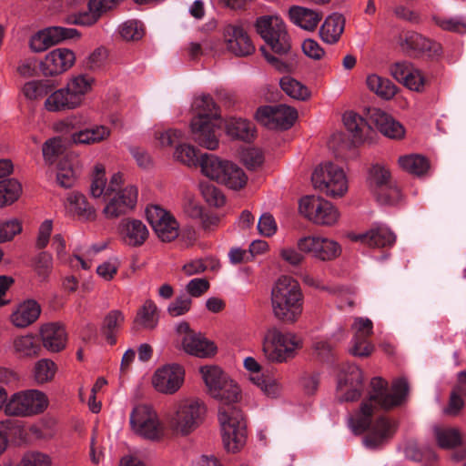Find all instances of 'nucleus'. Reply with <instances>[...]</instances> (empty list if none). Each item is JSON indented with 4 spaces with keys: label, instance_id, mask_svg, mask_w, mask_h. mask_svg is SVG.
I'll list each match as a JSON object with an SVG mask.
<instances>
[{
    "label": "nucleus",
    "instance_id": "obj_1",
    "mask_svg": "<svg viewBox=\"0 0 466 466\" xmlns=\"http://www.w3.org/2000/svg\"><path fill=\"white\" fill-rule=\"evenodd\" d=\"M408 391V381L403 378L394 380L390 388L380 377L370 380L368 400L361 403L359 411L350 420L355 433L368 431L363 439L367 448L378 449L383 446L392 438L398 427L394 420L384 416L371 422L375 408L392 410L404 401Z\"/></svg>",
    "mask_w": 466,
    "mask_h": 466
},
{
    "label": "nucleus",
    "instance_id": "obj_2",
    "mask_svg": "<svg viewBox=\"0 0 466 466\" xmlns=\"http://www.w3.org/2000/svg\"><path fill=\"white\" fill-rule=\"evenodd\" d=\"M218 396H211L218 401V421L221 427L225 448L237 452L246 443V421L237 403L240 400V390L231 379L218 389Z\"/></svg>",
    "mask_w": 466,
    "mask_h": 466
},
{
    "label": "nucleus",
    "instance_id": "obj_3",
    "mask_svg": "<svg viewBox=\"0 0 466 466\" xmlns=\"http://www.w3.org/2000/svg\"><path fill=\"white\" fill-rule=\"evenodd\" d=\"M270 300L272 313L278 320L291 325L300 319L304 295L299 283L293 278L279 277L272 287Z\"/></svg>",
    "mask_w": 466,
    "mask_h": 466
},
{
    "label": "nucleus",
    "instance_id": "obj_4",
    "mask_svg": "<svg viewBox=\"0 0 466 466\" xmlns=\"http://www.w3.org/2000/svg\"><path fill=\"white\" fill-rule=\"evenodd\" d=\"M193 108L197 116L191 120L193 139L201 147L215 150L218 147V139L215 134L219 117L217 105L209 95L196 97Z\"/></svg>",
    "mask_w": 466,
    "mask_h": 466
},
{
    "label": "nucleus",
    "instance_id": "obj_5",
    "mask_svg": "<svg viewBox=\"0 0 466 466\" xmlns=\"http://www.w3.org/2000/svg\"><path fill=\"white\" fill-rule=\"evenodd\" d=\"M94 82V78L87 75L72 77L65 87L55 90L46 97L44 103L46 110L62 112L81 106Z\"/></svg>",
    "mask_w": 466,
    "mask_h": 466
},
{
    "label": "nucleus",
    "instance_id": "obj_6",
    "mask_svg": "<svg viewBox=\"0 0 466 466\" xmlns=\"http://www.w3.org/2000/svg\"><path fill=\"white\" fill-rule=\"evenodd\" d=\"M302 346L303 340L296 333L272 327L265 332L262 351L269 362L284 363L294 359Z\"/></svg>",
    "mask_w": 466,
    "mask_h": 466
},
{
    "label": "nucleus",
    "instance_id": "obj_7",
    "mask_svg": "<svg viewBox=\"0 0 466 466\" xmlns=\"http://www.w3.org/2000/svg\"><path fill=\"white\" fill-rule=\"evenodd\" d=\"M205 414L206 406L202 401L184 400L167 413V425L174 434L187 436L202 423Z\"/></svg>",
    "mask_w": 466,
    "mask_h": 466
},
{
    "label": "nucleus",
    "instance_id": "obj_8",
    "mask_svg": "<svg viewBox=\"0 0 466 466\" xmlns=\"http://www.w3.org/2000/svg\"><path fill=\"white\" fill-rule=\"evenodd\" d=\"M256 30L270 49L278 55L287 54L290 39L282 19L275 15L260 16L256 21Z\"/></svg>",
    "mask_w": 466,
    "mask_h": 466
},
{
    "label": "nucleus",
    "instance_id": "obj_9",
    "mask_svg": "<svg viewBox=\"0 0 466 466\" xmlns=\"http://www.w3.org/2000/svg\"><path fill=\"white\" fill-rule=\"evenodd\" d=\"M315 188L327 196L342 197L348 190V181L343 169L331 162L320 164L311 176Z\"/></svg>",
    "mask_w": 466,
    "mask_h": 466
},
{
    "label": "nucleus",
    "instance_id": "obj_10",
    "mask_svg": "<svg viewBox=\"0 0 466 466\" xmlns=\"http://www.w3.org/2000/svg\"><path fill=\"white\" fill-rule=\"evenodd\" d=\"M48 405L45 393L27 390L12 394L5 405V413L13 417H29L42 413Z\"/></svg>",
    "mask_w": 466,
    "mask_h": 466
},
{
    "label": "nucleus",
    "instance_id": "obj_11",
    "mask_svg": "<svg viewBox=\"0 0 466 466\" xmlns=\"http://www.w3.org/2000/svg\"><path fill=\"white\" fill-rule=\"evenodd\" d=\"M130 424L136 434L147 440L158 441L164 435V427L150 405L136 406L130 414Z\"/></svg>",
    "mask_w": 466,
    "mask_h": 466
},
{
    "label": "nucleus",
    "instance_id": "obj_12",
    "mask_svg": "<svg viewBox=\"0 0 466 466\" xmlns=\"http://www.w3.org/2000/svg\"><path fill=\"white\" fill-rule=\"evenodd\" d=\"M299 209L300 214L318 225L332 226L339 218V212L332 203L314 196L302 198Z\"/></svg>",
    "mask_w": 466,
    "mask_h": 466
},
{
    "label": "nucleus",
    "instance_id": "obj_13",
    "mask_svg": "<svg viewBox=\"0 0 466 466\" xmlns=\"http://www.w3.org/2000/svg\"><path fill=\"white\" fill-rule=\"evenodd\" d=\"M398 42L401 51L410 57L427 56L431 59H437L442 55V47L440 43L426 38L414 31L400 34Z\"/></svg>",
    "mask_w": 466,
    "mask_h": 466
},
{
    "label": "nucleus",
    "instance_id": "obj_14",
    "mask_svg": "<svg viewBox=\"0 0 466 466\" xmlns=\"http://www.w3.org/2000/svg\"><path fill=\"white\" fill-rule=\"evenodd\" d=\"M255 116L261 125L269 129L287 130L294 125L298 111L284 104L263 106L258 108Z\"/></svg>",
    "mask_w": 466,
    "mask_h": 466
},
{
    "label": "nucleus",
    "instance_id": "obj_15",
    "mask_svg": "<svg viewBox=\"0 0 466 466\" xmlns=\"http://www.w3.org/2000/svg\"><path fill=\"white\" fill-rule=\"evenodd\" d=\"M363 390V374L361 370L349 364L340 371L338 378L337 394L340 401L357 400Z\"/></svg>",
    "mask_w": 466,
    "mask_h": 466
},
{
    "label": "nucleus",
    "instance_id": "obj_16",
    "mask_svg": "<svg viewBox=\"0 0 466 466\" xmlns=\"http://www.w3.org/2000/svg\"><path fill=\"white\" fill-rule=\"evenodd\" d=\"M146 213L155 233L163 242H170L177 238L178 223L169 212L158 206H150Z\"/></svg>",
    "mask_w": 466,
    "mask_h": 466
},
{
    "label": "nucleus",
    "instance_id": "obj_17",
    "mask_svg": "<svg viewBox=\"0 0 466 466\" xmlns=\"http://www.w3.org/2000/svg\"><path fill=\"white\" fill-rule=\"evenodd\" d=\"M76 36H79V34L75 28L50 26L33 35L29 40V46L33 52L41 53L62 41Z\"/></svg>",
    "mask_w": 466,
    "mask_h": 466
},
{
    "label": "nucleus",
    "instance_id": "obj_18",
    "mask_svg": "<svg viewBox=\"0 0 466 466\" xmlns=\"http://www.w3.org/2000/svg\"><path fill=\"white\" fill-rule=\"evenodd\" d=\"M106 201L103 212L107 218H115L125 215L132 210L137 204V188L131 185L127 186L113 193Z\"/></svg>",
    "mask_w": 466,
    "mask_h": 466
},
{
    "label": "nucleus",
    "instance_id": "obj_19",
    "mask_svg": "<svg viewBox=\"0 0 466 466\" xmlns=\"http://www.w3.org/2000/svg\"><path fill=\"white\" fill-rule=\"evenodd\" d=\"M183 381L184 370L177 364L165 365L157 369L152 377V384L156 390L164 394L177 392Z\"/></svg>",
    "mask_w": 466,
    "mask_h": 466
},
{
    "label": "nucleus",
    "instance_id": "obj_20",
    "mask_svg": "<svg viewBox=\"0 0 466 466\" xmlns=\"http://www.w3.org/2000/svg\"><path fill=\"white\" fill-rule=\"evenodd\" d=\"M76 62L75 53L68 48L59 47L47 53L40 63V69L46 76H55L69 70Z\"/></svg>",
    "mask_w": 466,
    "mask_h": 466
},
{
    "label": "nucleus",
    "instance_id": "obj_21",
    "mask_svg": "<svg viewBox=\"0 0 466 466\" xmlns=\"http://www.w3.org/2000/svg\"><path fill=\"white\" fill-rule=\"evenodd\" d=\"M223 35L228 50L235 56H247L254 53L255 46L241 25H227Z\"/></svg>",
    "mask_w": 466,
    "mask_h": 466
},
{
    "label": "nucleus",
    "instance_id": "obj_22",
    "mask_svg": "<svg viewBox=\"0 0 466 466\" xmlns=\"http://www.w3.org/2000/svg\"><path fill=\"white\" fill-rule=\"evenodd\" d=\"M181 344L186 353L198 358H211L218 351L214 341L208 339L201 333L188 332L182 338Z\"/></svg>",
    "mask_w": 466,
    "mask_h": 466
},
{
    "label": "nucleus",
    "instance_id": "obj_23",
    "mask_svg": "<svg viewBox=\"0 0 466 466\" xmlns=\"http://www.w3.org/2000/svg\"><path fill=\"white\" fill-rule=\"evenodd\" d=\"M370 183L380 188L378 200L382 204H394L400 198V190L397 187L388 188L390 178V171L382 166L374 165L370 171Z\"/></svg>",
    "mask_w": 466,
    "mask_h": 466
},
{
    "label": "nucleus",
    "instance_id": "obj_24",
    "mask_svg": "<svg viewBox=\"0 0 466 466\" xmlns=\"http://www.w3.org/2000/svg\"><path fill=\"white\" fill-rule=\"evenodd\" d=\"M349 238L371 248L392 246L396 241L395 234L386 227L373 228L364 234H350Z\"/></svg>",
    "mask_w": 466,
    "mask_h": 466
},
{
    "label": "nucleus",
    "instance_id": "obj_25",
    "mask_svg": "<svg viewBox=\"0 0 466 466\" xmlns=\"http://www.w3.org/2000/svg\"><path fill=\"white\" fill-rule=\"evenodd\" d=\"M87 5L88 12L79 13L69 18L68 22L80 25H92L103 14L115 8L117 4L115 0H88Z\"/></svg>",
    "mask_w": 466,
    "mask_h": 466
},
{
    "label": "nucleus",
    "instance_id": "obj_26",
    "mask_svg": "<svg viewBox=\"0 0 466 466\" xmlns=\"http://www.w3.org/2000/svg\"><path fill=\"white\" fill-rule=\"evenodd\" d=\"M40 314V305L35 300L28 299L15 307L9 320L15 328L25 329L35 322Z\"/></svg>",
    "mask_w": 466,
    "mask_h": 466
},
{
    "label": "nucleus",
    "instance_id": "obj_27",
    "mask_svg": "<svg viewBox=\"0 0 466 466\" xmlns=\"http://www.w3.org/2000/svg\"><path fill=\"white\" fill-rule=\"evenodd\" d=\"M118 229L122 240L131 247L141 246L148 237L147 226L138 219H123Z\"/></svg>",
    "mask_w": 466,
    "mask_h": 466
},
{
    "label": "nucleus",
    "instance_id": "obj_28",
    "mask_svg": "<svg viewBox=\"0 0 466 466\" xmlns=\"http://www.w3.org/2000/svg\"><path fill=\"white\" fill-rule=\"evenodd\" d=\"M371 124L385 137L391 139H400L404 137L403 126L392 116L380 109H373L370 116Z\"/></svg>",
    "mask_w": 466,
    "mask_h": 466
},
{
    "label": "nucleus",
    "instance_id": "obj_29",
    "mask_svg": "<svg viewBox=\"0 0 466 466\" xmlns=\"http://www.w3.org/2000/svg\"><path fill=\"white\" fill-rule=\"evenodd\" d=\"M81 166L76 157L66 155L57 164L56 181L65 188L72 187L80 174Z\"/></svg>",
    "mask_w": 466,
    "mask_h": 466
},
{
    "label": "nucleus",
    "instance_id": "obj_30",
    "mask_svg": "<svg viewBox=\"0 0 466 466\" xmlns=\"http://www.w3.org/2000/svg\"><path fill=\"white\" fill-rule=\"evenodd\" d=\"M40 335L43 346L51 352H59L65 347L67 339L65 328L58 323H47L41 327Z\"/></svg>",
    "mask_w": 466,
    "mask_h": 466
},
{
    "label": "nucleus",
    "instance_id": "obj_31",
    "mask_svg": "<svg viewBox=\"0 0 466 466\" xmlns=\"http://www.w3.org/2000/svg\"><path fill=\"white\" fill-rule=\"evenodd\" d=\"M343 123L355 144L365 142L372 133L370 125L359 114L348 111L343 115Z\"/></svg>",
    "mask_w": 466,
    "mask_h": 466
},
{
    "label": "nucleus",
    "instance_id": "obj_32",
    "mask_svg": "<svg viewBox=\"0 0 466 466\" xmlns=\"http://www.w3.org/2000/svg\"><path fill=\"white\" fill-rule=\"evenodd\" d=\"M290 20L304 30L314 31L323 17L321 12L294 5L289 11Z\"/></svg>",
    "mask_w": 466,
    "mask_h": 466
},
{
    "label": "nucleus",
    "instance_id": "obj_33",
    "mask_svg": "<svg viewBox=\"0 0 466 466\" xmlns=\"http://www.w3.org/2000/svg\"><path fill=\"white\" fill-rule=\"evenodd\" d=\"M345 27V18L342 15L334 13L329 15L319 29L321 39L327 44H335L340 38Z\"/></svg>",
    "mask_w": 466,
    "mask_h": 466
},
{
    "label": "nucleus",
    "instance_id": "obj_34",
    "mask_svg": "<svg viewBox=\"0 0 466 466\" xmlns=\"http://www.w3.org/2000/svg\"><path fill=\"white\" fill-rule=\"evenodd\" d=\"M200 373L210 396H218V389L230 379L219 367L214 365L201 367Z\"/></svg>",
    "mask_w": 466,
    "mask_h": 466
},
{
    "label": "nucleus",
    "instance_id": "obj_35",
    "mask_svg": "<svg viewBox=\"0 0 466 466\" xmlns=\"http://www.w3.org/2000/svg\"><path fill=\"white\" fill-rule=\"evenodd\" d=\"M226 132L232 138L249 142L255 136V127L246 119L231 118L226 124Z\"/></svg>",
    "mask_w": 466,
    "mask_h": 466
},
{
    "label": "nucleus",
    "instance_id": "obj_36",
    "mask_svg": "<svg viewBox=\"0 0 466 466\" xmlns=\"http://www.w3.org/2000/svg\"><path fill=\"white\" fill-rule=\"evenodd\" d=\"M69 209L82 220H94L96 210L89 205L86 197L80 193L74 192L68 198Z\"/></svg>",
    "mask_w": 466,
    "mask_h": 466
},
{
    "label": "nucleus",
    "instance_id": "obj_37",
    "mask_svg": "<svg viewBox=\"0 0 466 466\" xmlns=\"http://www.w3.org/2000/svg\"><path fill=\"white\" fill-rule=\"evenodd\" d=\"M366 83L370 91L386 100L392 98L397 92L396 86L390 79L375 74L370 75Z\"/></svg>",
    "mask_w": 466,
    "mask_h": 466
},
{
    "label": "nucleus",
    "instance_id": "obj_38",
    "mask_svg": "<svg viewBox=\"0 0 466 466\" xmlns=\"http://www.w3.org/2000/svg\"><path fill=\"white\" fill-rule=\"evenodd\" d=\"M110 136V130L105 126H96L72 135V140L76 144H95L106 139Z\"/></svg>",
    "mask_w": 466,
    "mask_h": 466
},
{
    "label": "nucleus",
    "instance_id": "obj_39",
    "mask_svg": "<svg viewBox=\"0 0 466 466\" xmlns=\"http://www.w3.org/2000/svg\"><path fill=\"white\" fill-rule=\"evenodd\" d=\"M54 85L49 80H31L22 87V93L28 100H39L54 92Z\"/></svg>",
    "mask_w": 466,
    "mask_h": 466
},
{
    "label": "nucleus",
    "instance_id": "obj_40",
    "mask_svg": "<svg viewBox=\"0 0 466 466\" xmlns=\"http://www.w3.org/2000/svg\"><path fill=\"white\" fill-rule=\"evenodd\" d=\"M157 306L152 300L148 299L138 309L134 324L135 327L152 329L157 326Z\"/></svg>",
    "mask_w": 466,
    "mask_h": 466
},
{
    "label": "nucleus",
    "instance_id": "obj_41",
    "mask_svg": "<svg viewBox=\"0 0 466 466\" xmlns=\"http://www.w3.org/2000/svg\"><path fill=\"white\" fill-rule=\"evenodd\" d=\"M398 163L403 170L418 177L424 175L430 168L428 159L420 155L400 157Z\"/></svg>",
    "mask_w": 466,
    "mask_h": 466
},
{
    "label": "nucleus",
    "instance_id": "obj_42",
    "mask_svg": "<svg viewBox=\"0 0 466 466\" xmlns=\"http://www.w3.org/2000/svg\"><path fill=\"white\" fill-rule=\"evenodd\" d=\"M125 321V316L122 311L114 309L109 311L104 319L102 331L106 341L113 345L116 343L115 334Z\"/></svg>",
    "mask_w": 466,
    "mask_h": 466
},
{
    "label": "nucleus",
    "instance_id": "obj_43",
    "mask_svg": "<svg viewBox=\"0 0 466 466\" xmlns=\"http://www.w3.org/2000/svg\"><path fill=\"white\" fill-rule=\"evenodd\" d=\"M13 347L20 357L33 358L39 354L40 345L31 334L17 336L13 340Z\"/></svg>",
    "mask_w": 466,
    "mask_h": 466
},
{
    "label": "nucleus",
    "instance_id": "obj_44",
    "mask_svg": "<svg viewBox=\"0 0 466 466\" xmlns=\"http://www.w3.org/2000/svg\"><path fill=\"white\" fill-rule=\"evenodd\" d=\"M434 435L438 445L442 449H452L461 443V435L456 429L436 427Z\"/></svg>",
    "mask_w": 466,
    "mask_h": 466
},
{
    "label": "nucleus",
    "instance_id": "obj_45",
    "mask_svg": "<svg viewBox=\"0 0 466 466\" xmlns=\"http://www.w3.org/2000/svg\"><path fill=\"white\" fill-rule=\"evenodd\" d=\"M66 147L59 137L47 139L42 146L43 157L46 164L53 165L65 153Z\"/></svg>",
    "mask_w": 466,
    "mask_h": 466
},
{
    "label": "nucleus",
    "instance_id": "obj_46",
    "mask_svg": "<svg viewBox=\"0 0 466 466\" xmlns=\"http://www.w3.org/2000/svg\"><path fill=\"white\" fill-rule=\"evenodd\" d=\"M281 89L290 97L297 100H307L310 96L308 87L290 76L280 79Z\"/></svg>",
    "mask_w": 466,
    "mask_h": 466
},
{
    "label": "nucleus",
    "instance_id": "obj_47",
    "mask_svg": "<svg viewBox=\"0 0 466 466\" xmlns=\"http://www.w3.org/2000/svg\"><path fill=\"white\" fill-rule=\"evenodd\" d=\"M225 160L212 154H205L201 157L199 164L202 173L212 180L222 177L220 173Z\"/></svg>",
    "mask_w": 466,
    "mask_h": 466
},
{
    "label": "nucleus",
    "instance_id": "obj_48",
    "mask_svg": "<svg viewBox=\"0 0 466 466\" xmlns=\"http://www.w3.org/2000/svg\"><path fill=\"white\" fill-rule=\"evenodd\" d=\"M105 167L102 165H96L95 167V173L93 175L90 192L92 197L100 198L104 197L106 201L111 194H106V179Z\"/></svg>",
    "mask_w": 466,
    "mask_h": 466
},
{
    "label": "nucleus",
    "instance_id": "obj_49",
    "mask_svg": "<svg viewBox=\"0 0 466 466\" xmlns=\"http://www.w3.org/2000/svg\"><path fill=\"white\" fill-rule=\"evenodd\" d=\"M432 19L435 25L442 30L459 34L466 33V19L462 17L435 15Z\"/></svg>",
    "mask_w": 466,
    "mask_h": 466
},
{
    "label": "nucleus",
    "instance_id": "obj_50",
    "mask_svg": "<svg viewBox=\"0 0 466 466\" xmlns=\"http://www.w3.org/2000/svg\"><path fill=\"white\" fill-rule=\"evenodd\" d=\"M56 372V365L48 359L38 360L34 369V376L38 383H45L51 380Z\"/></svg>",
    "mask_w": 466,
    "mask_h": 466
},
{
    "label": "nucleus",
    "instance_id": "obj_51",
    "mask_svg": "<svg viewBox=\"0 0 466 466\" xmlns=\"http://www.w3.org/2000/svg\"><path fill=\"white\" fill-rule=\"evenodd\" d=\"M319 242L315 256L317 258L320 260H333L340 255L341 248L338 242L328 238H320Z\"/></svg>",
    "mask_w": 466,
    "mask_h": 466
},
{
    "label": "nucleus",
    "instance_id": "obj_52",
    "mask_svg": "<svg viewBox=\"0 0 466 466\" xmlns=\"http://www.w3.org/2000/svg\"><path fill=\"white\" fill-rule=\"evenodd\" d=\"M199 189L204 199L209 206L219 208L225 204L224 195L213 184L202 182L199 184Z\"/></svg>",
    "mask_w": 466,
    "mask_h": 466
},
{
    "label": "nucleus",
    "instance_id": "obj_53",
    "mask_svg": "<svg viewBox=\"0 0 466 466\" xmlns=\"http://www.w3.org/2000/svg\"><path fill=\"white\" fill-rule=\"evenodd\" d=\"M174 157L188 167L197 166L198 163L196 148L188 144H178L175 149Z\"/></svg>",
    "mask_w": 466,
    "mask_h": 466
},
{
    "label": "nucleus",
    "instance_id": "obj_54",
    "mask_svg": "<svg viewBox=\"0 0 466 466\" xmlns=\"http://www.w3.org/2000/svg\"><path fill=\"white\" fill-rule=\"evenodd\" d=\"M119 33L121 37L127 41H137L143 37L145 30L142 23L129 20L121 25Z\"/></svg>",
    "mask_w": 466,
    "mask_h": 466
},
{
    "label": "nucleus",
    "instance_id": "obj_55",
    "mask_svg": "<svg viewBox=\"0 0 466 466\" xmlns=\"http://www.w3.org/2000/svg\"><path fill=\"white\" fill-rule=\"evenodd\" d=\"M249 380L268 396L275 397L279 393V385L275 380L264 377L260 371L252 373Z\"/></svg>",
    "mask_w": 466,
    "mask_h": 466
},
{
    "label": "nucleus",
    "instance_id": "obj_56",
    "mask_svg": "<svg viewBox=\"0 0 466 466\" xmlns=\"http://www.w3.org/2000/svg\"><path fill=\"white\" fill-rule=\"evenodd\" d=\"M21 231L22 223L17 218L0 221V243L11 241Z\"/></svg>",
    "mask_w": 466,
    "mask_h": 466
},
{
    "label": "nucleus",
    "instance_id": "obj_57",
    "mask_svg": "<svg viewBox=\"0 0 466 466\" xmlns=\"http://www.w3.org/2000/svg\"><path fill=\"white\" fill-rule=\"evenodd\" d=\"M0 190L5 199L13 204L22 193V186L16 179H4L0 181Z\"/></svg>",
    "mask_w": 466,
    "mask_h": 466
},
{
    "label": "nucleus",
    "instance_id": "obj_58",
    "mask_svg": "<svg viewBox=\"0 0 466 466\" xmlns=\"http://www.w3.org/2000/svg\"><path fill=\"white\" fill-rule=\"evenodd\" d=\"M184 133L179 129H168L164 132H156L155 137L161 147H171L184 139Z\"/></svg>",
    "mask_w": 466,
    "mask_h": 466
},
{
    "label": "nucleus",
    "instance_id": "obj_59",
    "mask_svg": "<svg viewBox=\"0 0 466 466\" xmlns=\"http://www.w3.org/2000/svg\"><path fill=\"white\" fill-rule=\"evenodd\" d=\"M192 299L187 295L177 297L167 308L172 317H178L187 313L191 307Z\"/></svg>",
    "mask_w": 466,
    "mask_h": 466
},
{
    "label": "nucleus",
    "instance_id": "obj_60",
    "mask_svg": "<svg viewBox=\"0 0 466 466\" xmlns=\"http://www.w3.org/2000/svg\"><path fill=\"white\" fill-rule=\"evenodd\" d=\"M17 466H51V461L46 454L31 451L23 456Z\"/></svg>",
    "mask_w": 466,
    "mask_h": 466
},
{
    "label": "nucleus",
    "instance_id": "obj_61",
    "mask_svg": "<svg viewBox=\"0 0 466 466\" xmlns=\"http://www.w3.org/2000/svg\"><path fill=\"white\" fill-rule=\"evenodd\" d=\"M277 223L273 216L269 213L262 214L258 223V233L264 237H271L277 232Z\"/></svg>",
    "mask_w": 466,
    "mask_h": 466
},
{
    "label": "nucleus",
    "instance_id": "obj_62",
    "mask_svg": "<svg viewBox=\"0 0 466 466\" xmlns=\"http://www.w3.org/2000/svg\"><path fill=\"white\" fill-rule=\"evenodd\" d=\"M462 390V386L460 388H454L451 393L450 401L448 406L444 409V413L450 416H456L460 410L463 408L464 403L461 399L463 395L460 393Z\"/></svg>",
    "mask_w": 466,
    "mask_h": 466
},
{
    "label": "nucleus",
    "instance_id": "obj_63",
    "mask_svg": "<svg viewBox=\"0 0 466 466\" xmlns=\"http://www.w3.org/2000/svg\"><path fill=\"white\" fill-rule=\"evenodd\" d=\"M413 66L407 61L398 62L391 66L390 72L392 76L405 85L409 76L411 74Z\"/></svg>",
    "mask_w": 466,
    "mask_h": 466
},
{
    "label": "nucleus",
    "instance_id": "obj_64",
    "mask_svg": "<svg viewBox=\"0 0 466 466\" xmlns=\"http://www.w3.org/2000/svg\"><path fill=\"white\" fill-rule=\"evenodd\" d=\"M23 428L19 420L13 419H6L0 421V433L3 434L7 440L10 437L20 436Z\"/></svg>",
    "mask_w": 466,
    "mask_h": 466
}]
</instances>
